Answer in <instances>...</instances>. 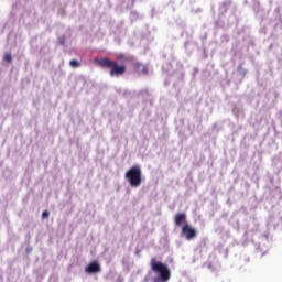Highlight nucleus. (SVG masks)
I'll use <instances>...</instances> for the list:
<instances>
[{
    "mask_svg": "<svg viewBox=\"0 0 282 282\" xmlns=\"http://www.w3.org/2000/svg\"><path fill=\"white\" fill-rule=\"evenodd\" d=\"M95 63L102 69H110V76H123L127 73V66L118 65V62L111 61L108 57L101 59L96 58Z\"/></svg>",
    "mask_w": 282,
    "mask_h": 282,
    "instance_id": "obj_1",
    "label": "nucleus"
},
{
    "mask_svg": "<svg viewBox=\"0 0 282 282\" xmlns=\"http://www.w3.org/2000/svg\"><path fill=\"white\" fill-rule=\"evenodd\" d=\"M150 265L151 270L159 274V278H154L153 282H169L171 279V270L166 264L155 260V258H152Z\"/></svg>",
    "mask_w": 282,
    "mask_h": 282,
    "instance_id": "obj_2",
    "label": "nucleus"
},
{
    "mask_svg": "<svg viewBox=\"0 0 282 282\" xmlns=\"http://www.w3.org/2000/svg\"><path fill=\"white\" fill-rule=\"evenodd\" d=\"M126 180L132 188H138L142 185V169L139 165L130 167L126 172Z\"/></svg>",
    "mask_w": 282,
    "mask_h": 282,
    "instance_id": "obj_3",
    "label": "nucleus"
},
{
    "mask_svg": "<svg viewBox=\"0 0 282 282\" xmlns=\"http://www.w3.org/2000/svg\"><path fill=\"white\" fill-rule=\"evenodd\" d=\"M181 235H183L187 241H191V239H195V237H197V230L193 228V226L185 224L182 227Z\"/></svg>",
    "mask_w": 282,
    "mask_h": 282,
    "instance_id": "obj_4",
    "label": "nucleus"
},
{
    "mask_svg": "<svg viewBox=\"0 0 282 282\" xmlns=\"http://www.w3.org/2000/svg\"><path fill=\"white\" fill-rule=\"evenodd\" d=\"M85 272H87V274H98V272H100V263H98L97 261L90 262L85 268Z\"/></svg>",
    "mask_w": 282,
    "mask_h": 282,
    "instance_id": "obj_5",
    "label": "nucleus"
},
{
    "mask_svg": "<svg viewBox=\"0 0 282 282\" xmlns=\"http://www.w3.org/2000/svg\"><path fill=\"white\" fill-rule=\"evenodd\" d=\"M133 70L137 72L138 74H149V68H147V66H144V64L137 62L132 65Z\"/></svg>",
    "mask_w": 282,
    "mask_h": 282,
    "instance_id": "obj_6",
    "label": "nucleus"
},
{
    "mask_svg": "<svg viewBox=\"0 0 282 282\" xmlns=\"http://www.w3.org/2000/svg\"><path fill=\"white\" fill-rule=\"evenodd\" d=\"M175 226H182V224H186V214L185 213H178L174 217Z\"/></svg>",
    "mask_w": 282,
    "mask_h": 282,
    "instance_id": "obj_7",
    "label": "nucleus"
},
{
    "mask_svg": "<svg viewBox=\"0 0 282 282\" xmlns=\"http://www.w3.org/2000/svg\"><path fill=\"white\" fill-rule=\"evenodd\" d=\"M69 65H70V67H73V68H78V67H80V62H78V59H72L70 62H69Z\"/></svg>",
    "mask_w": 282,
    "mask_h": 282,
    "instance_id": "obj_8",
    "label": "nucleus"
},
{
    "mask_svg": "<svg viewBox=\"0 0 282 282\" xmlns=\"http://www.w3.org/2000/svg\"><path fill=\"white\" fill-rule=\"evenodd\" d=\"M3 61L6 63H12V54L6 53L4 56H3Z\"/></svg>",
    "mask_w": 282,
    "mask_h": 282,
    "instance_id": "obj_9",
    "label": "nucleus"
},
{
    "mask_svg": "<svg viewBox=\"0 0 282 282\" xmlns=\"http://www.w3.org/2000/svg\"><path fill=\"white\" fill-rule=\"evenodd\" d=\"M42 217H43V219H47V218L50 217V212L44 210V212L42 213Z\"/></svg>",
    "mask_w": 282,
    "mask_h": 282,
    "instance_id": "obj_10",
    "label": "nucleus"
},
{
    "mask_svg": "<svg viewBox=\"0 0 282 282\" xmlns=\"http://www.w3.org/2000/svg\"><path fill=\"white\" fill-rule=\"evenodd\" d=\"M119 58H122V55H119Z\"/></svg>",
    "mask_w": 282,
    "mask_h": 282,
    "instance_id": "obj_11",
    "label": "nucleus"
}]
</instances>
